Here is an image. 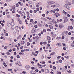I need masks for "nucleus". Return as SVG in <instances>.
Returning a JSON list of instances; mask_svg holds the SVG:
<instances>
[{
  "label": "nucleus",
  "instance_id": "1",
  "mask_svg": "<svg viewBox=\"0 0 74 74\" xmlns=\"http://www.w3.org/2000/svg\"><path fill=\"white\" fill-rule=\"evenodd\" d=\"M63 19L64 20V22L63 23H66L68 22V19L66 17H64Z\"/></svg>",
  "mask_w": 74,
  "mask_h": 74
},
{
  "label": "nucleus",
  "instance_id": "2",
  "mask_svg": "<svg viewBox=\"0 0 74 74\" xmlns=\"http://www.w3.org/2000/svg\"><path fill=\"white\" fill-rule=\"evenodd\" d=\"M64 7H65V8H66L68 10H70V7L68 6V5H67V4H65L64 5Z\"/></svg>",
  "mask_w": 74,
  "mask_h": 74
},
{
  "label": "nucleus",
  "instance_id": "3",
  "mask_svg": "<svg viewBox=\"0 0 74 74\" xmlns=\"http://www.w3.org/2000/svg\"><path fill=\"white\" fill-rule=\"evenodd\" d=\"M36 32V29L35 28H33L32 30V33H34Z\"/></svg>",
  "mask_w": 74,
  "mask_h": 74
},
{
  "label": "nucleus",
  "instance_id": "4",
  "mask_svg": "<svg viewBox=\"0 0 74 74\" xmlns=\"http://www.w3.org/2000/svg\"><path fill=\"white\" fill-rule=\"evenodd\" d=\"M54 3H55L54 2H49L48 3V5H51L52 4H54Z\"/></svg>",
  "mask_w": 74,
  "mask_h": 74
},
{
  "label": "nucleus",
  "instance_id": "5",
  "mask_svg": "<svg viewBox=\"0 0 74 74\" xmlns=\"http://www.w3.org/2000/svg\"><path fill=\"white\" fill-rule=\"evenodd\" d=\"M62 34L64 36H66L67 35V32H63L62 33Z\"/></svg>",
  "mask_w": 74,
  "mask_h": 74
},
{
  "label": "nucleus",
  "instance_id": "6",
  "mask_svg": "<svg viewBox=\"0 0 74 74\" xmlns=\"http://www.w3.org/2000/svg\"><path fill=\"white\" fill-rule=\"evenodd\" d=\"M17 20L18 21L20 24H22V21L20 19H19V18H17Z\"/></svg>",
  "mask_w": 74,
  "mask_h": 74
},
{
  "label": "nucleus",
  "instance_id": "7",
  "mask_svg": "<svg viewBox=\"0 0 74 74\" xmlns=\"http://www.w3.org/2000/svg\"><path fill=\"white\" fill-rule=\"evenodd\" d=\"M63 27H64V26L63 25H59V28H60V29H62V28H63Z\"/></svg>",
  "mask_w": 74,
  "mask_h": 74
},
{
  "label": "nucleus",
  "instance_id": "8",
  "mask_svg": "<svg viewBox=\"0 0 74 74\" xmlns=\"http://www.w3.org/2000/svg\"><path fill=\"white\" fill-rule=\"evenodd\" d=\"M25 68L27 70H29V69L30 68V66L28 65H26L25 66Z\"/></svg>",
  "mask_w": 74,
  "mask_h": 74
},
{
  "label": "nucleus",
  "instance_id": "9",
  "mask_svg": "<svg viewBox=\"0 0 74 74\" xmlns=\"http://www.w3.org/2000/svg\"><path fill=\"white\" fill-rule=\"evenodd\" d=\"M27 17H28V18H30V14L29 13V12H27Z\"/></svg>",
  "mask_w": 74,
  "mask_h": 74
},
{
  "label": "nucleus",
  "instance_id": "10",
  "mask_svg": "<svg viewBox=\"0 0 74 74\" xmlns=\"http://www.w3.org/2000/svg\"><path fill=\"white\" fill-rule=\"evenodd\" d=\"M21 16H25V13L24 12H23L21 13Z\"/></svg>",
  "mask_w": 74,
  "mask_h": 74
},
{
  "label": "nucleus",
  "instance_id": "11",
  "mask_svg": "<svg viewBox=\"0 0 74 74\" xmlns=\"http://www.w3.org/2000/svg\"><path fill=\"white\" fill-rule=\"evenodd\" d=\"M47 40H48V41H49V40H51V37H50L48 36L47 37Z\"/></svg>",
  "mask_w": 74,
  "mask_h": 74
},
{
  "label": "nucleus",
  "instance_id": "12",
  "mask_svg": "<svg viewBox=\"0 0 74 74\" xmlns=\"http://www.w3.org/2000/svg\"><path fill=\"white\" fill-rule=\"evenodd\" d=\"M45 72L46 73H49V70L47 69H46L45 70Z\"/></svg>",
  "mask_w": 74,
  "mask_h": 74
},
{
  "label": "nucleus",
  "instance_id": "13",
  "mask_svg": "<svg viewBox=\"0 0 74 74\" xmlns=\"http://www.w3.org/2000/svg\"><path fill=\"white\" fill-rule=\"evenodd\" d=\"M55 15H58V16H60V14H59V13H55L54 14Z\"/></svg>",
  "mask_w": 74,
  "mask_h": 74
},
{
  "label": "nucleus",
  "instance_id": "14",
  "mask_svg": "<svg viewBox=\"0 0 74 74\" xmlns=\"http://www.w3.org/2000/svg\"><path fill=\"white\" fill-rule=\"evenodd\" d=\"M36 7H39V3H36Z\"/></svg>",
  "mask_w": 74,
  "mask_h": 74
},
{
  "label": "nucleus",
  "instance_id": "15",
  "mask_svg": "<svg viewBox=\"0 0 74 74\" xmlns=\"http://www.w3.org/2000/svg\"><path fill=\"white\" fill-rule=\"evenodd\" d=\"M56 7V4H54L53 5H51V7H52L53 8H55Z\"/></svg>",
  "mask_w": 74,
  "mask_h": 74
},
{
  "label": "nucleus",
  "instance_id": "16",
  "mask_svg": "<svg viewBox=\"0 0 74 74\" xmlns=\"http://www.w3.org/2000/svg\"><path fill=\"white\" fill-rule=\"evenodd\" d=\"M49 28L51 29H53V26H52L51 25H50L49 26Z\"/></svg>",
  "mask_w": 74,
  "mask_h": 74
},
{
  "label": "nucleus",
  "instance_id": "17",
  "mask_svg": "<svg viewBox=\"0 0 74 74\" xmlns=\"http://www.w3.org/2000/svg\"><path fill=\"white\" fill-rule=\"evenodd\" d=\"M55 11H56V10H53H53H51V12H53V14H54V13H55Z\"/></svg>",
  "mask_w": 74,
  "mask_h": 74
},
{
  "label": "nucleus",
  "instance_id": "18",
  "mask_svg": "<svg viewBox=\"0 0 74 74\" xmlns=\"http://www.w3.org/2000/svg\"><path fill=\"white\" fill-rule=\"evenodd\" d=\"M68 27H69V29H70H70H71V30H72V29H73V27H72V26H68Z\"/></svg>",
  "mask_w": 74,
  "mask_h": 74
},
{
  "label": "nucleus",
  "instance_id": "19",
  "mask_svg": "<svg viewBox=\"0 0 74 74\" xmlns=\"http://www.w3.org/2000/svg\"><path fill=\"white\" fill-rule=\"evenodd\" d=\"M21 44H25V41H22L21 42Z\"/></svg>",
  "mask_w": 74,
  "mask_h": 74
},
{
  "label": "nucleus",
  "instance_id": "20",
  "mask_svg": "<svg viewBox=\"0 0 74 74\" xmlns=\"http://www.w3.org/2000/svg\"><path fill=\"white\" fill-rule=\"evenodd\" d=\"M38 26H39L40 27H42V25L40 24H38Z\"/></svg>",
  "mask_w": 74,
  "mask_h": 74
},
{
  "label": "nucleus",
  "instance_id": "21",
  "mask_svg": "<svg viewBox=\"0 0 74 74\" xmlns=\"http://www.w3.org/2000/svg\"><path fill=\"white\" fill-rule=\"evenodd\" d=\"M27 45V46H29V45H30V43H29V42H28Z\"/></svg>",
  "mask_w": 74,
  "mask_h": 74
},
{
  "label": "nucleus",
  "instance_id": "22",
  "mask_svg": "<svg viewBox=\"0 0 74 74\" xmlns=\"http://www.w3.org/2000/svg\"><path fill=\"white\" fill-rule=\"evenodd\" d=\"M55 54V52H53L52 53H51L50 54L51 55H53Z\"/></svg>",
  "mask_w": 74,
  "mask_h": 74
},
{
  "label": "nucleus",
  "instance_id": "23",
  "mask_svg": "<svg viewBox=\"0 0 74 74\" xmlns=\"http://www.w3.org/2000/svg\"><path fill=\"white\" fill-rule=\"evenodd\" d=\"M18 26H16L15 27V29L16 30H17V29H18Z\"/></svg>",
  "mask_w": 74,
  "mask_h": 74
},
{
  "label": "nucleus",
  "instance_id": "24",
  "mask_svg": "<svg viewBox=\"0 0 74 74\" xmlns=\"http://www.w3.org/2000/svg\"><path fill=\"white\" fill-rule=\"evenodd\" d=\"M53 69L54 70H56V67L53 66Z\"/></svg>",
  "mask_w": 74,
  "mask_h": 74
},
{
  "label": "nucleus",
  "instance_id": "25",
  "mask_svg": "<svg viewBox=\"0 0 74 74\" xmlns=\"http://www.w3.org/2000/svg\"><path fill=\"white\" fill-rule=\"evenodd\" d=\"M11 1V0H6V1L7 3H8V2H10Z\"/></svg>",
  "mask_w": 74,
  "mask_h": 74
},
{
  "label": "nucleus",
  "instance_id": "26",
  "mask_svg": "<svg viewBox=\"0 0 74 74\" xmlns=\"http://www.w3.org/2000/svg\"><path fill=\"white\" fill-rule=\"evenodd\" d=\"M67 4L68 5H71V2H68V3H67Z\"/></svg>",
  "mask_w": 74,
  "mask_h": 74
},
{
  "label": "nucleus",
  "instance_id": "27",
  "mask_svg": "<svg viewBox=\"0 0 74 74\" xmlns=\"http://www.w3.org/2000/svg\"><path fill=\"white\" fill-rule=\"evenodd\" d=\"M15 9V6H13L12 8V10H14Z\"/></svg>",
  "mask_w": 74,
  "mask_h": 74
},
{
  "label": "nucleus",
  "instance_id": "28",
  "mask_svg": "<svg viewBox=\"0 0 74 74\" xmlns=\"http://www.w3.org/2000/svg\"><path fill=\"white\" fill-rule=\"evenodd\" d=\"M21 37V35H19V36H18V37L17 38L18 39H19Z\"/></svg>",
  "mask_w": 74,
  "mask_h": 74
},
{
  "label": "nucleus",
  "instance_id": "29",
  "mask_svg": "<svg viewBox=\"0 0 74 74\" xmlns=\"http://www.w3.org/2000/svg\"><path fill=\"white\" fill-rule=\"evenodd\" d=\"M62 73L60 72H57V74H61Z\"/></svg>",
  "mask_w": 74,
  "mask_h": 74
},
{
  "label": "nucleus",
  "instance_id": "30",
  "mask_svg": "<svg viewBox=\"0 0 74 74\" xmlns=\"http://www.w3.org/2000/svg\"><path fill=\"white\" fill-rule=\"evenodd\" d=\"M56 5L57 7H60V5H59V4H56Z\"/></svg>",
  "mask_w": 74,
  "mask_h": 74
},
{
  "label": "nucleus",
  "instance_id": "31",
  "mask_svg": "<svg viewBox=\"0 0 74 74\" xmlns=\"http://www.w3.org/2000/svg\"><path fill=\"white\" fill-rule=\"evenodd\" d=\"M61 37H58L56 38V39H58V40H59V39H61Z\"/></svg>",
  "mask_w": 74,
  "mask_h": 74
},
{
  "label": "nucleus",
  "instance_id": "32",
  "mask_svg": "<svg viewBox=\"0 0 74 74\" xmlns=\"http://www.w3.org/2000/svg\"><path fill=\"white\" fill-rule=\"evenodd\" d=\"M19 4H18V3H17L16 4V7H19Z\"/></svg>",
  "mask_w": 74,
  "mask_h": 74
},
{
  "label": "nucleus",
  "instance_id": "33",
  "mask_svg": "<svg viewBox=\"0 0 74 74\" xmlns=\"http://www.w3.org/2000/svg\"><path fill=\"white\" fill-rule=\"evenodd\" d=\"M65 3H66V4H68V3H69V1L67 0H66L65 1Z\"/></svg>",
  "mask_w": 74,
  "mask_h": 74
},
{
  "label": "nucleus",
  "instance_id": "34",
  "mask_svg": "<svg viewBox=\"0 0 74 74\" xmlns=\"http://www.w3.org/2000/svg\"><path fill=\"white\" fill-rule=\"evenodd\" d=\"M7 25L8 26H11V24L8 23Z\"/></svg>",
  "mask_w": 74,
  "mask_h": 74
},
{
  "label": "nucleus",
  "instance_id": "35",
  "mask_svg": "<svg viewBox=\"0 0 74 74\" xmlns=\"http://www.w3.org/2000/svg\"><path fill=\"white\" fill-rule=\"evenodd\" d=\"M16 16H17V17H18V18H19L20 17V15H19L17 14H16Z\"/></svg>",
  "mask_w": 74,
  "mask_h": 74
},
{
  "label": "nucleus",
  "instance_id": "36",
  "mask_svg": "<svg viewBox=\"0 0 74 74\" xmlns=\"http://www.w3.org/2000/svg\"><path fill=\"white\" fill-rule=\"evenodd\" d=\"M13 34L14 36H16V32H13Z\"/></svg>",
  "mask_w": 74,
  "mask_h": 74
},
{
  "label": "nucleus",
  "instance_id": "37",
  "mask_svg": "<svg viewBox=\"0 0 74 74\" xmlns=\"http://www.w3.org/2000/svg\"><path fill=\"white\" fill-rule=\"evenodd\" d=\"M59 62L60 63H62V60H59Z\"/></svg>",
  "mask_w": 74,
  "mask_h": 74
},
{
  "label": "nucleus",
  "instance_id": "38",
  "mask_svg": "<svg viewBox=\"0 0 74 74\" xmlns=\"http://www.w3.org/2000/svg\"><path fill=\"white\" fill-rule=\"evenodd\" d=\"M43 44L44 45H45L47 44V42H43Z\"/></svg>",
  "mask_w": 74,
  "mask_h": 74
},
{
  "label": "nucleus",
  "instance_id": "39",
  "mask_svg": "<svg viewBox=\"0 0 74 74\" xmlns=\"http://www.w3.org/2000/svg\"><path fill=\"white\" fill-rule=\"evenodd\" d=\"M63 13L64 14H66V12H65V11H64V10H63Z\"/></svg>",
  "mask_w": 74,
  "mask_h": 74
},
{
  "label": "nucleus",
  "instance_id": "40",
  "mask_svg": "<svg viewBox=\"0 0 74 74\" xmlns=\"http://www.w3.org/2000/svg\"><path fill=\"white\" fill-rule=\"evenodd\" d=\"M62 39L63 40L64 39V36H62Z\"/></svg>",
  "mask_w": 74,
  "mask_h": 74
},
{
  "label": "nucleus",
  "instance_id": "41",
  "mask_svg": "<svg viewBox=\"0 0 74 74\" xmlns=\"http://www.w3.org/2000/svg\"><path fill=\"white\" fill-rule=\"evenodd\" d=\"M8 47L7 46H5L4 47V48L5 49H7V48Z\"/></svg>",
  "mask_w": 74,
  "mask_h": 74
},
{
  "label": "nucleus",
  "instance_id": "42",
  "mask_svg": "<svg viewBox=\"0 0 74 74\" xmlns=\"http://www.w3.org/2000/svg\"><path fill=\"white\" fill-rule=\"evenodd\" d=\"M7 17L8 18H11V16H10V15L7 16Z\"/></svg>",
  "mask_w": 74,
  "mask_h": 74
},
{
  "label": "nucleus",
  "instance_id": "43",
  "mask_svg": "<svg viewBox=\"0 0 74 74\" xmlns=\"http://www.w3.org/2000/svg\"><path fill=\"white\" fill-rule=\"evenodd\" d=\"M72 3L73 4H74V0H72Z\"/></svg>",
  "mask_w": 74,
  "mask_h": 74
},
{
  "label": "nucleus",
  "instance_id": "44",
  "mask_svg": "<svg viewBox=\"0 0 74 74\" xmlns=\"http://www.w3.org/2000/svg\"><path fill=\"white\" fill-rule=\"evenodd\" d=\"M25 22H26V24H27V25H28V23H27V20H25Z\"/></svg>",
  "mask_w": 74,
  "mask_h": 74
},
{
  "label": "nucleus",
  "instance_id": "45",
  "mask_svg": "<svg viewBox=\"0 0 74 74\" xmlns=\"http://www.w3.org/2000/svg\"><path fill=\"white\" fill-rule=\"evenodd\" d=\"M7 55H10V53L8 52H7Z\"/></svg>",
  "mask_w": 74,
  "mask_h": 74
},
{
  "label": "nucleus",
  "instance_id": "46",
  "mask_svg": "<svg viewBox=\"0 0 74 74\" xmlns=\"http://www.w3.org/2000/svg\"><path fill=\"white\" fill-rule=\"evenodd\" d=\"M65 58H66V59H69V56H67V57L66 56H65Z\"/></svg>",
  "mask_w": 74,
  "mask_h": 74
},
{
  "label": "nucleus",
  "instance_id": "47",
  "mask_svg": "<svg viewBox=\"0 0 74 74\" xmlns=\"http://www.w3.org/2000/svg\"><path fill=\"white\" fill-rule=\"evenodd\" d=\"M61 57V56H58L57 57V59H60Z\"/></svg>",
  "mask_w": 74,
  "mask_h": 74
},
{
  "label": "nucleus",
  "instance_id": "48",
  "mask_svg": "<svg viewBox=\"0 0 74 74\" xmlns=\"http://www.w3.org/2000/svg\"><path fill=\"white\" fill-rule=\"evenodd\" d=\"M70 21H71L72 22H74V20H73V19H71Z\"/></svg>",
  "mask_w": 74,
  "mask_h": 74
},
{
  "label": "nucleus",
  "instance_id": "49",
  "mask_svg": "<svg viewBox=\"0 0 74 74\" xmlns=\"http://www.w3.org/2000/svg\"><path fill=\"white\" fill-rule=\"evenodd\" d=\"M33 21V19H31L30 20V22H32Z\"/></svg>",
  "mask_w": 74,
  "mask_h": 74
},
{
  "label": "nucleus",
  "instance_id": "50",
  "mask_svg": "<svg viewBox=\"0 0 74 74\" xmlns=\"http://www.w3.org/2000/svg\"><path fill=\"white\" fill-rule=\"evenodd\" d=\"M4 33H5H5H7V31H6V30H4Z\"/></svg>",
  "mask_w": 74,
  "mask_h": 74
},
{
  "label": "nucleus",
  "instance_id": "51",
  "mask_svg": "<svg viewBox=\"0 0 74 74\" xmlns=\"http://www.w3.org/2000/svg\"><path fill=\"white\" fill-rule=\"evenodd\" d=\"M71 46L72 47H74V45L73 44H71Z\"/></svg>",
  "mask_w": 74,
  "mask_h": 74
},
{
  "label": "nucleus",
  "instance_id": "52",
  "mask_svg": "<svg viewBox=\"0 0 74 74\" xmlns=\"http://www.w3.org/2000/svg\"><path fill=\"white\" fill-rule=\"evenodd\" d=\"M34 27H35V28H37V27H37V25H35L34 26Z\"/></svg>",
  "mask_w": 74,
  "mask_h": 74
},
{
  "label": "nucleus",
  "instance_id": "53",
  "mask_svg": "<svg viewBox=\"0 0 74 74\" xmlns=\"http://www.w3.org/2000/svg\"><path fill=\"white\" fill-rule=\"evenodd\" d=\"M43 32H47V30H46V29H44L43 30Z\"/></svg>",
  "mask_w": 74,
  "mask_h": 74
},
{
  "label": "nucleus",
  "instance_id": "54",
  "mask_svg": "<svg viewBox=\"0 0 74 74\" xmlns=\"http://www.w3.org/2000/svg\"><path fill=\"white\" fill-rule=\"evenodd\" d=\"M47 31H51V30L49 29H47Z\"/></svg>",
  "mask_w": 74,
  "mask_h": 74
},
{
  "label": "nucleus",
  "instance_id": "55",
  "mask_svg": "<svg viewBox=\"0 0 74 74\" xmlns=\"http://www.w3.org/2000/svg\"><path fill=\"white\" fill-rule=\"evenodd\" d=\"M34 13H36V12H37V10H35L34 11Z\"/></svg>",
  "mask_w": 74,
  "mask_h": 74
},
{
  "label": "nucleus",
  "instance_id": "56",
  "mask_svg": "<svg viewBox=\"0 0 74 74\" xmlns=\"http://www.w3.org/2000/svg\"><path fill=\"white\" fill-rule=\"evenodd\" d=\"M12 26H14L15 25V24L14 23H12Z\"/></svg>",
  "mask_w": 74,
  "mask_h": 74
},
{
  "label": "nucleus",
  "instance_id": "57",
  "mask_svg": "<svg viewBox=\"0 0 74 74\" xmlns=\"http://www.w3.org/2000/svg\"><path fill=\"white\" fill-rule=\"evenodd\" d=\"M41 71H42V72L43 73H44V69H42L41 70Z\"/></svg>",
  "mask_w": 74,
  "mask_h": 74
},
{
  "label": "nucleus",
  "instance_id": "58",
  "mask_svg": "<svg viewBox=\"0 0 74 74\" xmlns=\"http://www.w3.org/2000/svg\"><path fill=\"white\" fill-rule=\"evenodd\" d=\"M17 58H20V56H19V55H17Z\"/></svg>",
  "mask_w": 74,
  "mask_h": 74
},
{
  "label": "nucleus",
  "instance_id": "59",
  "mask_svg": "<svg viewBox=\"0 0 74 74\" xmlns=\"http://www.w3.org/2000/svg\"><path fill=\"white\" fill-rule=\"evenodd\" d=\"M1 25H2V26H4V24L3 23H1Z\"/></svg>",
  "mask_w": 74,
  "mask_h": 74
},
{
  "label": "nucleus",
  "instance_id": "60",
  "mask_svg": "<svg viewBox=\"0 0 74 74\" xmlns=\"http://www.w3.org/2000/svg\"><path fill=\"white\" fill-rule=\"evenodd\" d=\"M34 67H32V70H34Z\"/></svg>",
  "mask_w": 74,
  "mask_h": 74
},
{
  "label": "nucleus",
  "instance_id": "61",
  "mask_svg": "<svg viewBox=\"0 0 74 74\" xmlns=\"http://www.w3.org/2000/svg\"><path fill=\"white\" fill-rule=\"evenodd\" d=\"M42 16H43V17H45V14H43L42 15Z\"/></svg>",
  "mask_w": 74,
  "mask_h": 74
},
{
  "label": "nucleus",
  "instance_id": "62",
  "mask_svg": "<svg viewBox=\"0 0 74 74\" xmlns=\"http://www.w3.org/2000/svg\"><path fill=\"white\" fill-rule=\"evenodd\" d=\"M12 49H11L10 50H9V51H8V52H12Z\"/></svg>",
  "mask_w": 74,
  "mask_h": 74
},
{
  "label": "nucleus",
  "instance_id": "63",
  "mask_svg": "<svg viewBox=\"0 0 74 74\" xmlns=\"http://www.w3.org/2000/svg\"><path fill=\"white\" fill-rule=\"evenodd\" d=\"M12 14H14V13H15V10L12 11Z\"/></svg>",
  "mask_w": 74,
  "mask_h": 74
},
{
  "label": "nucleus",
  "instance_id": "64",
  "mask_svg": "<svg viewBox=\"0 0 74 74\" xmlns=\"http://www.w3.org/2000/svg\"><path fill=\"white\" fill-rule=\"evenodd\" d=\"M58 45L59 47H60L61 45V43H59Z\"/></svg>",
  "mask_w": 74,
  "mask_h": 74
}]
</instances>
